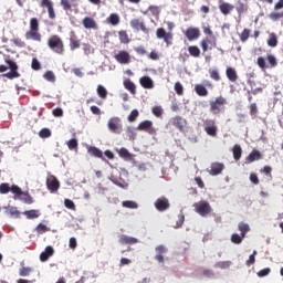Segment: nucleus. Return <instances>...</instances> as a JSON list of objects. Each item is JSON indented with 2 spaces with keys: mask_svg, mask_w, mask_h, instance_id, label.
Masks as SVG:
<instances>
[{
  "mask_svg": "<svg viewBox=\"0 0 283 283\" xmlns=\"http://www.w3.org/2000/svg\"><path fill=\"white\" fill-rule=\"evenodd\" d=\"M226 76L231 83H235V81H238V72L231 66L226 69Z\"/></svg>",
  "mask_w": 283,
  "mask_h": 283,
  "instance_id": "26",
  "label": "nucleus"
},
{
  "mask_svg": "<svg viewBox=\"0 0 283 283\" xmlns=\"http://www.w3.org/2000/svg\"><path fill=\"white\" fill-rule=\"evenodd\" d=\"M124 87H125V90L130 92V94H136V84H134V82H132V80L126 78L124 81Z\"/></svg>",
  "mask_w": 283,
  "mask_h": 283,
  "instance_id": "32",
  "label": "nucleus"
},
{
  "mask_svg": "<svg viewBox=\"0 0 283 283\" xmlns=\"http://www.w3.org/2000/svg\"><path fill=\"white\" fill-rule=\"evenodd\" d=\"M12 193L14 195V200H21L24 202V205H32L34 202V199L28 191L21 190V188L17 185H12Z\"/></svg>",
  "mask_w": 283,
  "mask_h": 283,
  "instance_id": "3",
  "label": "nucleus"
},
{
  "mask_svg": "<svg viewBox=\"0 0 283 283\" xmlns=\"http://www.w3.org/2000/svg\"><path fill=\"white\" fill-rule=\"evenodd\" d=\"M139 83L144 90H154V80L149 76L140 77Z\"/></svg>",
  "mask_w": 283,
  "mask_h": 283,
  "instance_id": "24",
  "label": "nucleus"
},
{
  "mask_svg": "<svg viewBox=\"0 0 283 283\" xmlns=\"http://www.w3.org/2000/svg\"><path fill=\"white\" fill-rule=\"evenodd\" d=\"M118 36L120 43H129V35H127V31H119Z\"/></svg>",
  "mask_w": 283,
  "mask_h": 283,
  "instance_id": "51",
  "label": "nucleus"
},
{
  "mask_svg": "<svg viewBox=\"0 0 283 283\" xmlns=\"http://www.w3.org/2000/svg\"><path fill=\"white\" fill-rule=\"evenodd\" d=\"M39 136L40 138H50V136H52V130H50L49 128H42L39 132Z\"/></svg>",
  "mask_w": 283,
  "mask_h": 283,
  "instance_id": "52",
  "label": "nucleus"
},
{
  "mask_svg": "<svg viewBox=\"0 0 283 283\" xmlns=\"http://www.w3.org/2000/svg\"><path fill=\"white\" fill-rule=\"evenodd\" d=\"M156 255H155V260H157L159 262V264L165 263V256H163V253H167V248H165V245H158L156 249Z\"/></svg>",
  "mask_w": 283,
  "mask_h": 283,
  "instance_id": "21",
  "label": "nucleus"
},
{
  "mask_svg": "<svg viewBox=\"0 0 283 283\" xmlns=\"http://www.w3.org/2000/svg\"><path fill=\"white\" fill-rule=\"evenodd\" d=\"M35 231L40 233V235H42V233H48V231H50V228H48V226L43 223H39L35 228Z\"/></svg>",
  "mask_w": 283,
  "mask_h": 283,
  "instance_id": "50",
  "label": "nucleus"
},
{
  "mask_svg": "<svg viewBox=\"0 0 283 283\" xmlns=\"http://www.w3.org/2000/svg\"><path fill=\"white\" fill-rule=\"evenodd\" d=\"M87 151L90 156H94V158H102L103 160H105V157H103V150L97 148L96 146H91Z\"/></svg>",
  "mask_w": 283,
  "mask_h": 283,
  "instance_id": "27",
  "label": "nucleus"
},
{
  "mask_svg": "<svg viewBox=\"0 0 283 283\" xmlns=\"http://www.w3.org/2000/svg\"><path fill=\"white\" fill-rule=\"evenodd\" d=\"M48 48H50V50L52 52H54V54H59V55H63L65 54V44L63 43V39H61V36L53 34L48 39Z\"/></svg>",
  "mask_w": 283,
  "mask_h": 283,
  "instance_id": "1",
  "label": "nucleus"
},
{
  "mask_svg": "<svg viewBox=\"0 0 283 283\" xmlns=\"http://www.w3.org/2000/svg\"><path fill=\"white\" fill-rule=\"evenodd\" d=\"M4 62L7 63V65H9L10 72L4 73L2 76H4V78H9L10 81L19 78L21 76V73L19 72V65H17V62L12 60H6Z\"/></svg>",
  "mask_w": 283,
  "mask_h": 283,
  "instance_id": "6",
  "label": "nucleus"
},
{
  "mask_svg": "<svg viewBox=\"0 0 283 283\" xmlns=\"http://www.w3.org/2000/svg\"><path fill=\"white\" fill-rule=\"evenodd\" d=\"M155 209H157V211H167L170 207L171 203L169 202V199L167 197H159L155 203Z\"/></svg>",
  "mask_w": 283,
  "mask_h": 283,
  "instance_id": "10",
  "label": "nucleus"
},
{
  "mask_svg": "<svg viewBox=\"0 0 283 283\" xmlns=\"http://www.w3.org/2000/svg\"><path fill=\"white\" fill-rule=\"evenodd\" d=\"M107 127L112 134H123V122L120 120V117L109 118Z\"/></svg>",
  "mask_w": 283,
  "mask_h": 283,
  "instance_id": "7",
  "label": "nucleus"
},
{
  "mask_svg": "<svg viewBox=\"0 0 283 283\" xmlns=\"http://www.w3.org/2000/svg\"><path fill=\"white\" fill-rule=\"evenodd\" d=\"M30 273H32V268H21L20 271H19V275L21 277H28V275H30Z\"/></svg>",
  "mask_w": 283,
  "mask_h": 283,
  "instance_id": "53",
  "label": "nucleus"
},
{
  "mask_svg": "<svg viewBox=\"0 0 283 283\" xmlns=\"http://www.w3.org/2000/svg\"><path fill=\"white\" fill-rule=\"evenodd\" d=\"M44 78L46 81H50L51 83H54V81H56V76H54V72L52 71H48L45 74H44Z\"/></svg>",
  "mask_w": 283,
  "mask_h": 283,
  "instance_id": "59",
  "label": "nucleus"
},
{
  "mask_svg": "<svg viewBox=\"0 0 283 283\" xmlns=\"http://www.w3.org/2000/svg\"><path fill=\"white\" fill-rule=\"evenodd\" d=\"M119 158H124V160H129V158H132V153H129V150H127V148H119L116 150Z\"/></svg>",
  "mask_w": 283,
  "mask_h": 283,
  "instance_id": "36",
  "label": "nucleus"
},
{
  "mask_svg": "<svg viewBox=\"0 0 283 283\" xmlns=\"http://www.w3.org/2000/svg\"><path fill=\"white\" fill-rule=\"evenodd\" d=\"M205 124L208 125L205 127V132L206 134H208V136H212V137L218 136V126H216V122L206 120Z\"/></svg>",
  "mask_w": 283,
  "mask_h": 283,
  "instance_id": "17",
  "label": "nucleus"
},
{
  "mask_svg": "<svg viewBox=\"0 0 283 283\" xmlns=\"http://www.w3.org/2000/svg\"><path fill=\"white\" fill-rule=\"evenodd\" d=\"M61 187V184L59 182V179L54 175H50L46 178V188L51 193H56Z\"/></svg>",
  "mask_w": 283,
  "mask_h": 283,
  "instance_id": "9",
  "label": "nucleus"
},
{
  "mask_svg": "<svg viewBox=\"0 0 283 283\" xmlns=\"http://www.w3.org/2000/svg\"><path fill=\"white\" fill-rule=\"evenodd\" d=\"M31 67H32V70H34L35 72H39V70H41V63L39 62V60H38L36 57H33V59H32Z\"/></svg>",
  "mask_w": 283,
  "mask_h": 283,
  "instance_id": "57",
  "label": "nucleus"
},
{
  "mask_svg": "<svg viewBox=\"0 0 283 283\" xmlns=\"http://www.w3.org/2000/svg\"><path fill=\"white\" fill-rule=\"evenodd\" d=\"M41 7L46 8L49 19H51V21H54V19H56V12L54 11V3L52 2V0H41Z\"/></svg>",
  "mask_w": 283,
  "mask_h": 283,
  "instance_id": "14",
  "label": "nucleus"
},
{
  "mask_svg": "<svg viewBox=\"0 0 283 283\" xmlns=\"http://www.w3.org/2000/svg\"><path fill=\"white\" fill-rule=\"evenodd\" d=\"M238 230L240 231L241 235L247 238V233L251 231V227H249V223L239 222Z\"/></svg>",
  "mask_w": 283,
  "mask_h": 283,
  "instance_id": "33",
  "label": "nucleus"
},
{
  "mask_svg": "<svg viewBox=\"0 0 283 283\" xmlns=\"http://www.w3.org/2000/svg\"><path fill=\"white\" fill-rule=\"evenodd\" d=\"M175 92H176V94H178V96H182L185 91H184L182 84H180V82L175 83Z\"/></svg>",
  "mask_w": 283,
  "mask_h": 283,
  "instance_id": "62",
  "label": "nucleus"
},
{
  "mask_svg": "<svg viewBox=\"0 0 283 283\" xmlns=\"http://www.w3.org/2000/svg\"><path fill=\"white\" fill-rule=\"evenodd\" d=\"M7 213L9 216H12L13 218H20L21 212L17 209V207H8L7 208Z\"/></svg>",
  "mask_w": 283,
  "mask_h": 283,
  "instance_id": "44",
  "label": "nucleus"
},
{
  "mask_svg": "<svg viewBox=\"0 0 283 283\" xmlns=\"http://www.w3.org/2000/svg\"><path fill=\"white\" fill-rule=\"evenodd\" d=\"M97 96H99V98H107V88H105V86L103 85H98L97 86Z\"/></svg>",
  "mask_w": 283,
  "mask_h": 283,
  "instance_id": "46",
  "label": "nucleus"
},
{
  "mask_svg": "<svg viewBox=\"0 0 283 283\" xmlns=\"http://www.w3.org/2000/svg\"><path fill=\"white\" fill-rule=\"evenodd\" d=\"M138 109H133L130 114L128 115V122L134 123L136 118H138Z\"/></svg>",
  "mask_w": 283,
  "mask_h": 283,
  "instance_id": "58",
  "label": "nucleus"
},
{
  "mask_svg": "<svg viewBox=\"0 0 283 283\" xmlns=\"http://www.w3.org/2000/svg\"><path fill=\"white\" fill-rule=\"evenodd\" d=\"M209 45H211V40H209V38H205L201 40L200 46L202 49V52H209V50H211Z\"/></svg>",
  "mask_w": 283,
  "mask_h": 283,
  "instance_id": "42",
  "label": "nucleus"
},
{
  "mask_svg": "<svg viewBox=\"0 0 283 283\" xmlns=\"http://www.w3.org/2000/svg\"><path fill=\"white\" fill-rule=\"evenodd\" d=\"M122 244H137L138 239L129 235L122 234L119 238Z\"/></svg>",
  "mask_w": 283,
  "mask_h": 283,
  "instance_id": "29",
  "label": "nucleus"
},
{
  "mask_svg": "<svg viewBox=\"0 0 283 283\" xmlns=\"http://www.w3.org/2000/svg\"><path fill=\"white\" fill-rule=\"evenodd\" d=\"M69 149L72 151L74 149H78V140L76 138H72L66 143Z\"/></svg>",
  "mask_w": 283,
  "mask_h": 283,
  "instance_id": "48",
  "label": "nucleus"
},
{
  "mask_svg": "<svg viewBox=\"0 0 283 283\" xmlns=\"http://www.w3.org/2000/svg\"><path fill=\"white\" fill-rule=\"evenodd\" d=\"M184 34L188 41H198V39H200V29L190 27L184 32Z\"/></svg>",
  "mask_w": 283,
  "mask_h": 283,
  "instance_id": "15",
  "label": "nucleus"
},
{
  "mask_svg": "<svg viewBox=\"0 0 283 283\" xmlns=\"http://www.w3.org/2000/svg\"><path fill=\"white\" fill-rule=\"evenodd\" d=\"M54 255V248L52 247H46L45 250L40 254V260L41 262H48L50 258Z\"/></svg>",
  "mask_w": 283,
  "mask_h": 283,
  "instance_id": "23",
  "label": "nucleus"
},
{
  "mask_svg": "<svg viewBox=\"0 0 283 283\" xmlns=\"http://www.w3.org/2000/svg\"><path fill=\"white\" fill-rule=\"evenodd\" d=\"M224 105H227V98L223 96L216 97L214 101L210 102V112L214 116L220 114L224 109Z\"/></svg>",
  "mask_w": 283,
  "mask_h": 283,
  "instance_id": "5",
  "label": "nucleus"
},
{
  "mask_svg": "<svg viewBox=\"0 0 283 283\" xmlns=\"http://www.w3.org/2000/svg\"><path fill=\"white\" fill-rule=\"evenodd\" d=\"M130 27L133 28V30H137V32H145V34H147V32H149V30L147 29V25H145V21L143 19H133L130 21Z\"/></svg>",
  "mask_w": 283,
  "mask_h": 283,
  "instance_id": "16",
  "label": "nucleus"
},
{
  "mask_svg": "<svg viewBox=\"0 0 283 283\" xmlns=\"http://www.w3.org/2000/svg\"><path fill=\"white\" fill-rule=\"evenodd\" d=\"M250 116H256L258 115V104L252 103L250 104Z\"/></svg>",
  "mask_w": 283,
  "mask_h": 283,
  "instance_id": "64",
  "label": "nucleus"
},
{
  "mask_svg": "<svg viewBox=\"0 0 283 283\" xmlns=\"http://www.w3.org/2000/svg\"><path fill=\"white\" fill-rule=\"evenodd\" d=\"M151 125L153 123L150 120H144L139 123V125L137 126V129L138 132H149V129H151Z\"/></svg>",
  "mask_w": 283,
  "mask_h": 283,
  "instance_id": "34",
  "label": "nucleus"
},
{
  "mask_svg": "<svg viewBox=\"0 0 283 283\" xmlns=\"http://www.w3.org/2000/svg\"><path fill=\"white\" fill-rule=\"evenodd\" d=\"M134 50L137 54H139V56H145V54H147V50L143 45L136 46Z\"/></svg>",
  "mask_w": 283,
  "mask_h": 283,
  "instance_id": "63",
  "label": "nucleus"
},
{
  "mask_svg": "<svg viewBox=\"0 0 283 283\" xmlns=\"http://www.w3.org/2000/svg\"><path fill=\"white\" fill-rule=\"evenodd\" d=\"M235 10L238 14H244L247 10H249V1L248 0H238Z\"/></svg>",
  "mask_w": 283,
  "mask_h": 283,
  "instance_id": "22",
  "label": "nucleus"
},
{
  "mask_svg": "<svg viewBox=\"0 0 283 283\" xmlns=\"http://www.w3.org/2000/svg\"><path fill=\"white\" fill-rule=\"evenodd\" d=\"M170 124L172 127H176L179 132H185V126L187 125V119L182 118V116H175L170 119Z\"/></svg>",
  "mask_w": 283,
  "mask_h": 283,
  "instance_id": "13",
  "label": "nucleus"
},
{
  "mask_svg": "<svg viewBox=\"0 0 283 283\" xmlns=\"http://www.w3.org/2000/svg\"><path fill=\"white\" fill-rule=\"evenodd\" d=\"M188 52H189L190 56H193L195 59L200 57V48H198L196 45L188 46Z\"/></svg>",
  "mask_w": 283,
  "mask_h": 283,
  "instance_id": "39",
  "label": "nucleus"
},
{
  "mask_svg": "<svg viewBox=\"0 0 283 283\" xmlns=\"http://www.w3.org/2000/svg\"><path fill=\"white\" fill-rule=\"evenodd\" d=\"M154 116H157V118H160V116H163V107L160 106H155L151 109Z\"/></svg>",
  "mask_w": 283,
  "mask_h": 283,
  "instance_id": "61",
  "label": "nucleus"
},
{
  "mask_svg": "<svg viewBox=\"0 0 283 283\" xmlns=\"http://www.w3.org/2000/svg\"><path fill=\"white\" fill-rule=\"evenodd\" d=\"M255 160H262V153L258 149H253L249 156L245 158V165H251V163H255Z\"/></svg>",
  "mask_w": 283,
  "mask_h": 283,
  "instance_id": "19",
  "label": "nucleus"
},
{
  "mask_svg": "<svg viewBox=\"0 0 283 283\" xmlns=\"http://www.w3.org/2000/svg\"><path fill=\"white\" fill-rule=\"evenodd\" d=\"M234 9L235 7L229 2H222L219 4V10L221 14H223L224 17L231 14V12H233Z\"/></svg>",
  "mask_w": 283,
  "mask_h": 283,
  "instance_id": "20",
  "label": "nucleus"
},
{
  "mask_svg": "<svg viewBox=\"0 0 283 283\" xmlns=\"http://www.w3.org/2000/svg\"><path fill=\"white\" fill-rule=\"evenodd\" d=\"M209 75L212 81H220V73L218 72V70L210 69Z\"/></svg>",
  "mask_w": 283,
  "mask_h": 283,
  "instance_id": "54",
  "label": "nucleus"
},
{
  "mask_svg": "<svg viewBox=\"0 0 283 283\" xmlns=\"http://www.w3.org/2000/svg\"><path fill=\"white\" fill-rule=\"evenodd\" d=\"M156 36L163 39L168 45H171V41H174V33L167 32L164 28L157 29Z\"/></svg>",
  "mask_w": 283,
  "mask_h": 283,
  "instance_id": "12",
  "label": "nucleus"
},
{
  "mask_svg": "<svg viewBox=\"0 0 283 283\" xmlns=\"http://www.w3.org/2000/svg\"><path fill=\"white\" fill-rule=\"evenodd\" d=\"M195 92L198 96H209V91L202 84L195 85Z\"/></svg>",
  "mask_w": 283,
  "mask_h": 283,
  "instance_id": "30",
  "label": "nucleus"
},
{
  "mask_svg": "<svg viewBox=\"0 0 283 283\" xmlns=\"http://www.w3.org/2000/svg\"><path fill=\"white\" fill-rule=\"evenodd\" d=\"M24 36L27 41H36L38 43H41L42 35L41 32H39V19H30V30L25 32Z\"/></svg>",
  "mask_w": 283,
  "mask_h": 283,
  "instance_id": "2",
  "label": "nucleus"
},
{
  "mask_svg": "<svg viewBox=\"0 0 283 283\" xmlns=\"http://www.w3.org/2000/svg\"><path fill=\"white\" fill-rule=\"evenodd\" d=\"M193 207H195V211L199 213V216H202V218L211 213V206L207 201H199L195 203Z\"/></svg>",
  "mask_w": 283,
  "mask_h": 283,
  "instance_id": "8",
  "label": "nucleus"
},
{
  "mask_svg": "<svg viewBox=\"0 0 283 283\" xmlns=\"http://www.w3.org/2000/svg\"><path fill=\"white\" fill-rule=\"evenodd\" d=\"M224 171V164L222 163H212L210 166L209 174L210 176H220Z\"/></svg>",
  "mask_w": 283,
  "mask_h": 283,
  "instance_id": "18",
  "label": "nucleus"
},
{
  "mask_svg": "<svg viewBox=\"0 0 283 283\" xmlns=\"http://www.w3.org/2000/svg\"><path fill=\"white\" fill-rule=\"evenodd\" d=\"M244 234H242V233H240V234H238V233H233L232 235H231V242H232V244H242V240H244Z\"/></svg>",
  "mask_w": 283,
  "mask_h": 283,
  "instance_id": "40",
  "label": "nucleus"
},
{
  "mask_svg": "<svg viewBox=\"0 0 283 283\" xmlns=\"http://www.w3.org/2000/svg\"><path fill=\"white\" fill-rule=\"evenodd\" d=\"M107 21L111 23V25H118L120 23V17H118V13H112L107 18Z\"/></svg>",
  "mask_w": 283,
  "mask_h": 283,
  "instance_id": "41",
  "label": "nucleus"
},
{
  "mask_svg": "<svg viewBox=\"0 0 283 283\" xmlns=\"http://www.w3.org/2000/svg\"><path fill=\"white\" fill-rule=\"evenodd\" d=\"M240 36V41L242 43H247V41H249V36H251V30L249 29H243V31L241 32Z\"/></svg>",
  "mask_w": 283,
  "mask_h": 283,
  "instance_id": "45",
  "label": "nucleus"
},
{
  "mask_svg": "<svg viewBox=\"0 0 283 283\" xmlns=\"http://www.w3.org/2000/svg\"><path fill=\"white\" fill-rule=\"evenodd\" d=\"M82 23L86 30H96V21L93 18L86 17Z\"/></svg>",
  "mask_w": 283,
  "mask_h": 283,
  "instance_id": "28",
  "label": "nucleus"
},
{
  "mask_svg": "<svg viewBox=\"0 0 283 283\" xmlns=\"http://www.w3.org/2000/svg\"><path fill=\"white\" fill-rule=\"evenodd\" d=\"M266 61H268L269 65H266ZM256 65L261 70H266L269 67L270 69L277 67V59L273 54H268L266 60H264V57L260 56L256 60Z\"/></svg>",
  "mask_w": 283,
  "mask_h": 283,
  "instance_id": "4",
  "label": "nucleus"
},
{
  "mask_svg": "<svg viewBox=\"0 0 283 283\" xmlns=\"http://www.w3.org/2000/svg\"><path fill=\"white\" fill-rule=\"evenodd\" d=\"M64 206L66 207V209H71V211H76V205H74V201H72L71 199H65Z\"/></svg>",
  "mask_w": 283,
  "mask_h": 283,
  "instance_id": "55",
  "label": "nucleus"
},
{
  "mask_svg": "<svg viewBox=\"0 0 283 283\" xmlns=\"http://www.w3.org/2000/svg\"><path fill=\"white\" fill-rule=\"evenodd\" d=\"M231 266V261H221L216 263L217 269H229Z\"/></svg>",
  "mask_w": 283,
  "mask_h": 283,
  "instance_id": "56",
  "label": "nucleus"
},
{
  "mask_svg": "<svg viewBox=\"0 0 283 283\" xmlns=\"http://www.w3.org/2000/svg\"><path fill=\"white\" fill-rule=\"evenodd\" d=\"M268 45L269 48H277V34L270 33L268 39Z\"/></svg>",
  "mask_w": 283,
  "mask_h": 283,
  "instance_id": "37",
  "label": "nucleus"
},
{
  "mask_svg": "<svg viewBox=\"0 0 283 283\" xmlns=\"http://www.w3.org/2000/svg\"><path fill=\"white\" fill-rule=\"evenodd\" d=\"M10 191L12 193V186L10 187V184L3 182L0 185V193L6 195L10 193Z\"/></svg>",
  "mask_w": 283,
  "mask_h": 283,
  "instance_id": "47",
  "label": "nucleus"
},
{
  "mask_svg": "<svg viewBox=\"0 0 283 283\" xmlns=\"http://www.w3.org/2000/svg\"><path fill=\"white\" fill-rule=\"evenodd\" d=\"M148 11L153 14V17H160V8H158V6H149Z\"/></svg>",
  "mask_w": 283,
  "mask_h": 283,
  "instance_id": "49",
  "label": "nucleus"
},
{
  "mask_svg": "<svg viewBox=\"0 0 283 283\" xmlns=\"http://www.w3.org/2000/svg\"><path fill=\"white\" fill-rule=\"evenodd\" d=\"M11 42H12L17 48H25V43L23 42V40H21V38H14L13 40H11Z\"/></svg>",
  "mask_w": 283,
  "mask_h": 283,
  "instance_id": "60",
  "label": "nucleus"
},
{
  "mask_svg": "<svg viewBox=\"0 0 283 283\" xmlns=\"http://www.w3.org/2000/svg\"><path fill=\"white\" fill-rule=\"evenodd\" d=\"M69 41H70V50L74 51L81 48V40L76 38V33L72 32Z\"/></svg>",
  "mask_w": 283,
  "mask_h": 283,
  "instance_id": "25",
  "label": "nucleus"
},
{
  "mask_svg": "<svg viewBox=\"0 0 283 283\" xmlns=\"http://www.w3.org/2000/svg\"><path fill=\"white\" fill-rule=\"evenodd\" d=\"M232 154H233L234 160H240V158H242V147L235 144L232 148Z\"/></svg>",
  "mask_w": 283,
  "mask_h": 283,
  "instance_id": "35",
  "label": "nucleus"
},
{
  "mask_svg": "<svg viewBox=\"0 0 283 283\" xmlns=\"http://www.w3.org/2000/svg\"><path fill=\"white\" fill-rule=\"evenodd\" d=\"M72 3H76V0H61L60 6L65 10L66 12L72 10Z\"/></svg>",
  "mask_w": 283,
  "mask_h": 283,
  "instance_id": "38",
  "label": "nucleus"
},
{
  "mask_svg": "<svg viewBox=\"0 0 283 283\" xmlns=\"http://www.w3.org/2000/svg\"><path fill=\"white\" fill-rule=\"evenodd\" d=\"M23 216L28 218V220H34L41 216V211L39 210H27L23 212Z\"/></svg>",
  "mask_w": 283,
  "mask_h": 283,
  "instance_id": "31",
  "label": "nucleus"
},
{
  "mask_svg": "<svg viewBox=\"0 0 283 283\" xmlns=\"http://www.w3.org/2000/svg\"><path fill=\"white\" fill-rule=\"evenodd\" d=\"M122 207L125 209H138V203L136 201L126 200L122 202Z\"/></svg>",
  "mask_w": 283,
  "mask_h": 283,
  "instance_id": "43",
  "label": "nucleus"
},
{
  "mask_svg": "<svg viewBox=\"0 0 283 283\" xmlns=\"http://www.w3.org/2000/svg\"><path fill=\"white\" fill-rule=\"evenodd\" d=\"M115 61L120 63V65H127L132 63V55L127 51H119L117 54L114 55Z\"/></svg>",
  "mask_w": 283,
  "mask_h": 283,
  "instance_id": "11",
  "label": "nucleus"
}]
</instances>
